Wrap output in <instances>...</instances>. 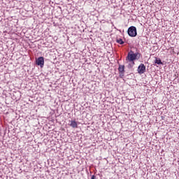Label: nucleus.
Masks as SVG:
<instances>
[{"label":"nucleus","instance_id":"nucleus-1","mask_svg":"<svg viewBox=\"0 0 179 179\" xmlns=\"http://www.w3.org/2000/svg\"><path fill=\"white\" fill-rule=\"evenodd\" d=\"M138 53H134V52H131V53H129L127 55V59L129 61V62H132L133 65H135V59H136V57H138Z\"/></svg>","mask_w":179,"mask_h":179},{"label":"nucleus","instance_id":"nucleus-2","mask_svg":"<svg viewBox=\"0 0 179 179\" xmlns=\"http://www.w3.org/2000/svg\"><path fill=\"white\" fill-rule=\"evenodd\" d=\"M127 33L130 37H136L138 33L136 32V27H130L128 29Z\"/></svg>","mask_w":179,"mask_h":179},{"label":"nucleus","instance_id":"nucleus-3","mask_svg":"<svg viewBox=\"0 0 179 179\" xmlns=\"http://www.w3.org/2000/svg\"><path fill=\"white\" fill-rule=\"evenodd\" d=\"M145 71H146V66H145V64H141L138 67V73L140 75H142V73H145Z\"/></svg>","mask_w":179,"mask_h":179},{"label":"nucleus","instance_id":"nucleus-4","mask_svg":"<svg viewBox=\"0 0 179 179\" xmlns=\"http://www.w3.org/2000/svg\"><path fill=\"white\" fill-rule=\"evenodd\" d=\"M36 65H38L41 66V68H43V66H44V57H38L36 60Z\"/></svg>","mask_w":179,"mask_h":179},{"label":"nucleus","instance_id":"nucleus-5","mask_svg":"<svg viewBox=\"0 0 179 179\" xmlns=\"http://www.w3.org/2000/svg\"><path fill=\"white\" fill-rule=\"evenodd\" d=\"M125 69V66L124 65H120L119 66V68H118V71L119 72H120L121 73H124V70Z\"/></svg>","mask_w":179,"mask_h":179},{"label":"nucleus","instance_id":"nucleus-6","mask_svg":"<svg viewBox=\"0 0 179 179\" xmlns=\"http://www.w3.org/2000/svg\"><path fill=\"white\" fill-rule=\"evenodd\" d=\"M70 126H71L72 128H78V123L76 121H71Z\"/></svg>","mask_w":179,"mask_h":179},{"label":"nucleus","instance_id":"nucleus-7","mask_svg":"<svg viewBox=\"0 0 179 179\" xmlns=\"http://www.w3.org/2000/svg\"><path fill=\"white\" fill-rule=\"evenodd\" d=\"M155 64H157V65H162V64L163 63L162 62V60L156 57Z\"/></svg>","mask_w":179,"mask_h":179},{"label":"nucleus","instance_id":"nucleus-8","mask_svg":"<svg viewBox=\"0 0 179 179\" xmlns=\"http://www.w3.org/2000/svg\"><path fill=\"white\" fill-rule=\"evenodd\" d=\"M117 43H118V44H124V41H122V39H117Z\"/></svg>","mask_w":179,"mask_h":179},{"label":"nucleus","instance_id":"nucleus-9","mask_svg":"<svg viewBox=\"0 0 179 179\" xmlns=\"http://www.w3.org/2000/svg\"><path fill=\"white\" fill-rule=\"evenodd\" d=\"M91 179H96V176L94 175H93L91 178Z\"/></svg>","mask_w":179,"mask_h":179}]
</instances>
